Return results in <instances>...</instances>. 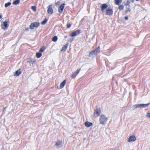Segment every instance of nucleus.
I'll list each match as a JSON object with an SVG mask.
<instances>
[{
    "instance_id": "1",
    "label": "nucleus",
    "mask_w": 150,
    "mask_h": 150,
    "mask_svg": "<svg viewBox=\"0 0 150 150\" xmlns=\"http://www.w3.org/2000/svg\"><path fill=\"white\" fill-rule=\"evenodd\" d=\"M108 120V118L103 114L100 116L99 121L100 124L102 125H105Z\"/></svg>"
},
{
    "instance_id": "2",
    "label": "nucleus",
    "mask_w": 150,
    "mask_h": 150,
    "mask_svg": "<svg viewBox=\"0 0 150 150\" xmlns=\"http://www.w3.org/2000/svg\"><path fill=\"white\" fill-rule=\"evenodd\" d=\"M100 46H98L95 50L91 52L89 54V57H91L92 55H95L98 52L99 53L100 52Z\"/></svg>"
},
{
    "instance_id": "3",
    "label": "nucleus",
    "mask_w": 150,
    "mask_h": 150,
    "mask_svg": "<svg viewBox=\"0 0 150 150\" xmlns=\"http://www.w3.org/2000/svg\"><path fill=\"white\" fill-rule=\"evenodd\" d=\"M40 25V23L38 22H34L31 23L30 26V28L31 29H33L34 27L38 28Z\"/></svg>"
},
{
    "instance_id": "4",
    "label": "nucleus",
    "mask_w": 150,
    "mask_h": 150,
    "mask_svg": "<svg viewBox=\"0 0 150 150\" xmlns=\"http://www.w3.org/2000/svg\"><path fill=\"white\" fill-rule=\"evenodd\" d=\"M101 113V110L100 108H97L95 110L94 115L95 117H98Z\"/></svg>"
},
{
    "instance_id": "5",
    "label": "nucleus",
    "mask_w": 150,
    "mask_h": 150,
    "mask_svg": "<svg viewBox=\"0 0 150 150\" xmlns=\"http://www.w3.org/2000/svg\"><path fill=\"white\" fill-rule=\"evenodd\" d=\"M80 33V30H78L75 31L73 32L71 34H70L69 36L72 37H75L77 35L79 34Z\"/></svg>"
},
{
    "instance_id": "6",
    "label": "nucleus",
    "mask_w": 150,
    "mask_h": 150,
    "mask_svg": "<svg viewBox=\"0 0 150 150\" xmlns=\"http://www.w3.org/2000/svg\"><path fill=\"white\" fill-rule=\"evenodd\" d=\"M64 6L65 4L63 3L61 5L58 7V10L59 13H62Z\"/></svg>"
},
{
    "instance_id": "7",
    "label": "nucleus",
    "mask_w": 150,
    "mask_h": 150,
    "mask_svg": "<svg viewBox=\"0 0 150 150\" xmlns=\"http://www.w3.org/2000/svg\"><path fill=\"white\" fill-rule=\"evenodd\" d=\"M52 5H50L48 6L47 12L49 14H51L53 13V10L52 8Z\"/></svg>"
},
{
    "instance_id": "8",
    "label": "nucleus",
    "mask_w": 150,
    "mask_h": 150,
    "mask_svg": "<svg viewBox=\"0 0 150 150\" xmlns=\"http://www.w3.org/2000/svg\"><path fill=\"white\" fill-rule=\"evenodd\" d=\"M113 13V11L112 9H107L106 10V14L107 15L110 16Z\"/></svg>"
},
{
    "instance_id": "9",
    "label": "nucleus",
    "mask_w": 150,
    "mask_h": 150,
    "mask_svg": "<svg viewBox=\"0 0 150 150\" xmlns=\"http://www.w3.org/2000/svg\"><path fill=\"white\" fill-rule=\"evenodd\" d=\"M136 139V138L134 136H130L128 140V142H134L135 141Z\"/></svg>"
},
{
    "instance_id": "10",
    "label": "nucleus",
    "mask_w": 150,
    "mask_h": 150,
    "mask_svg": "<svg viewBox=\"0 0 150 150\" xmlns=\"http://www.w3.org/2000/svg\"><path fill=\"white\" fill-rule=\"evenodd\" d=\"M81 70V69H78L77 70V71L74 72V74H72L71 77L72 78H75L76 76L79 74L80 71Z\"/></svg>"
},
{
    "instance_id": "11",
    "label": "nucleus",
    "mask_w": 150,
    "mask_h": 150,
    "mask_svg": "<svg viewBox=\"0 0 150 150\" xmlns=\"http://www.w3.org/2000/svg\"><path fill=\"white\" fill-rule=\"evenodd\" d=\"M108 7V5L106 4H101V11L103 12Z\"/></svg>"
},
{
    "instance_id": "12",
    "label": "nucleus",
    "mask_w": 150,
    "mask_h": 150,
    "mask_svg": "<svg viewBox=\"0 0 150 150\" xmlns=\"http://www.w3.org/2000/svg\"><path fill=\"white\" fill-rule=\"evenodd\" d=\"M21 71L20 69L16 71L15 72H14V76H18L21 74Z\"/></svg>"
},
{
    "instance_id": "13",
    "label": "nucleus",
    "mask_w": 150,
    "mask_h": 150,
    "mask_svg": "<svg viewBox=\"0 0 150 150\" xmlns=\"http://www.w3.org/2000/svg\"><path fill=\"white\" fill-rule=\"evenodd\" d=\"M84 124L85 126L87 127H89L93 125V124L91 122H85Z\"/></svg>"
},
{
    "instance_id": "14",
    "label": "nucleus",
    "mask_w": 150,
    "mask_h": 150,
    "mask_svg": "<svg viewBox=\"0 0 150 150\" xmlns=\"http://www.w3.org/2000/svg\"><path fill=\"white\" fill-rule=\"evenodd\" d=\"M141 107L140 104H136L133 105L132 106V108L133 110L135 109Z\"/></svg>"
},
{
    "instance_id": "15",
    "label": "nucleus",
    "mask_w": 150,
    "mask_h": 150,
    "mask_svg": "<svg viewBox=\"0 0 150 150\" xmlns=\"http://www.w3.org/2000/svg\"><path fill=\"white\" fill-rule=\"evenodd\" d=\"M66 82V81L65 80H64L61 83L60 86V88H62L64 87L65 84Z\"/></svg>"
},
{
    "instance_id": "16",
    "label": "nucleus",
    "mask_w": 150,
    "mask_h": 150,
    "mask_svg": "<svg viewBox=\"0 0 150 150\" xmlns=\"http://www.w3.org/2000/svg\"><path fill=\"white\" fill-rule=\"evenodd\" d=\"M68 45V43H67L65 45H64L61 49V51L63 50L64 51H66L67 47Z\"/></svg>"
},
{
    "instance_id": "17",
    "label": "nucleus",
    "mask_w": 150,
    "mask_h": 150,
    "mask_svg": "<svg viewBox=\"0 0 150 150\" xmlns=\"http://www.w3.org/2000/svg\"><path fill=\"white\" fill-rule=\"evenodd\" d=\"M3 25L4 28V27H2V29H5L8 26L7 22L6 21H5L3 22Z\"/></svg>"
},
{
    "instance_id": "18",
    "label": "nucleus",
    "mask_w": 150,
    "mask_h": 150,
    "mask_svg": "<svg viewBox=\"0 0 150 150\" xmlns=\"http://www.w3.org/2000/svg\"><path fill=\"white\" fill-rule=\"evenodd\" d=\"M115 3L116 5H119L122 2V0H115Z\"/></svg>"
},
{
    "instance_id": "19",
    "label": "nucleus",
    "mask_w": 150,
    "mask_h": 150,
    "mask_svg": "<svg viewBox=\"0 0 150 150\" xmlns=\"http://www.w3.org/2000/svg\"><path fill=\"white\" fill-rule=\"evenodd\" d=\"M141 107L142 108H144L148 106L150 104V103L146 104H141Z\"/></svg>"
},
{
    "instance_id": "20",
    "label": "nucleus",
    "mask_w": 150,
    "mask_h": 150,
    "mask_svg": "<svg viewBox=\"0 0 150 150\" xmlns=\"http://www.w3.org/2000/svg\"><path fill=\"white\" fill-rule=\"evenodd\" d=\"M62 143V141L60 140H58L57 142L56 143L55 145L58 146L60 145Z\"/></svg>"
},
{
    "instance_id": "21",
    "label": "nucleus",
    "mask_w": 150,
    "mask_h": 150,
    "mask_svg": "<svg viewBox=\"0 0 150 150\" xmlns=\"http://www.w3.org/2000/svg\"><path fill=\"white\" fill-rule=\"evenodd\" d=\"M20 2V1L19 0H16L13 2V5H17Z\"/></svg>"
},
{
    "instance_id": "22",
    "label": "nucleus",
    "mask_w": 150,
    "mask_h": 150,
    "mask_svg": "<svg viewBox=\"0 0 150 150\" xmlns=\"http://www.w3.org/2000/svg\"><path fill=\"white\" fill-rule=\"evenodd\" d=\"M57 40V36H54L52 38V41L53 42H56Z\"/></svg>"
},
{
    "instance_id": "23",
    "label": "nucleus",
    "mask_w": 150,
    "mask_h": 150,
    "mask_svg": "<svg viewBox=\"0 0 150 150\" xmlns=\"http://www.w3.org/2000/svg\"><path fill=\"white\" fill-rule=\"evenodd\" d=\"M42 55V54L40 52H37L36 54V56L38 58L40 57Z\"/></svg>"
},
{
    "instance_id": "24",
    "label": "nucleus",
    "mask_w": 150,
    "mask_h": 150,
    "mask_svg": "<svg viewBox=\"0 0 150 150\" xmlns=\"http://www.w3.org/2000/svg\"><path fill=\"white\" fill-rule=\"evenodd\" d=\"M130 6H129V7L128 8H126L127 9L126 11H125V12L126 13H127L128 12H130L131 11V9H130Z\"/></svg>"
},
{
    "instance_id": "25",
    "label": "nucleus",
    "mask_w": 150,
    "mask_h": 150,
    "mask_svg": "<svg viewBox=\"0 0 150 150\" xmlns=\"http://www.w3.org/2000/svg\"><path fill=\"white\" fill-rule=\"evenodd\" d=\"M11 4V3L10 2H8L7 3H6L4 5L5 7L6 8H7L9 6H10Z\"/></svg>"
},
{
    "instance_id": "26",
    "label": "nucleus",
    "mask_w": 150,
    "mask_h": 150,
    "mask_svg": "<svg viewBox=\"0 0 150 150\" xmlns=\"http://www.w3.org/2000/svg\"><path fill=\"white\" fill-rule=\"evenodd\" d=\"M47 21V19L46 18H45V19L41 22V24L42 25H45Z\"/></svg>"
},
{
    "instance_id": "27",
    "label": "nucleus",
    "mask_w": 150,
    "mask_h": 150,
    "mask_svg": "<svg viewBox=\"0 0 150 150\" xmlns=\"http://www.w3.org/2000/svg\"><path fill=\"white\" fill-rule=\"evenodd\" d=\"M130 1L129 0H128L127 1L126 3L125 4V5L126 6H128L130 4Z\"/></svg>"
},
{
    "instance_id": "28",
    "label": "nucleus",
    "mask_w": 150,
    "mask_h": 150,
    "mask_svg": "<svg viewBox=\"0 0 150 150\" xmlns=\"http://www.w3.org/2000/svg\"><path fill=\"white\" fill-rule=\"evenodd\" d=\"M124 8V6H123L122 5H120L119 7V9L120 10H123Z\"/></svg>"
},
{
    "instance_id": "29",
    "label": "nucleus",
    "mask_w": 150,
    "mask_h": 150,
    "mask_svg": "<svg viewBox=\"0 0 150 150\" xmlns=\"http://www.w3.org/2000/svg\"><path fill=\"white\" fill-rule=\"evenodd\" d=\"M45 49V47H42L39 50V52H43V51Z\"/></svg>"
},
{
    "instance_id": "30",
    "label": "nucleus",
    "mask_w": 150,
    "mask_h": 150,
    "mask_svg": "<svg viewBox=\"0 0 150 150\" xmlns=\"http://www.w3.org/2000/svg\"><path fill=\"white\" fill-rule=\"evenodd\" d=\"M32 9L34 11H36V7L35 6H33L31 7Z\"/></svg>"
},
{
    "instance_id": "31",
    "label": "nucleus",
    "mask_w": 150,
    "mask_h": 150,
    "mask_svg": "<svg viewBox=\"0 0 150 150\" xmlns=\"http://www.w3.org/2000/svg\"><path fill=\"white\" fill-rule=\"evenodd\" d=\"M146 116L147 117H150V112H148L147 114L146 115Z\"/></svg>"
},
{
    "instance_id": "32",
    "label": "nucleus",
    "mask_w": 150,
    "mask_h": 150,
    "mask_svg": "<svg viewBox=\"0 0 150 150\" xmlns=\"http://www.w3.org/2000/svg\"><path fill=\"white\" fill-rule=\"evenodd\" d=\"M71 25L70 24L68 23L67 24V28H69L70 27H71Z\"/></svg>"
},
{
    "instance_id": "33",
    "label": "nucleus",
    "mask_w": 150,
    "mask_h": 150,
    "mask_svg": "<svg viewBox=\"0 0 150 150\" xmlns=\"http://www.w3.org/2000/svg\"><path fill=\"white\" fill-rule=\"evenodd\" d=\"M128 17L127 16H126L125 17V19L126 20H127L128 19Z\"/></svg>"
},
{
    "instance_id": "34",
    "label": "nucleus",
    "mask_w": 150,
    "mask_h": 150,
    "mask_svg": "<svg viewBox=\"0 0 150 150\" xmlns=\"http://www.w3.org/2000/svg\"><path fill=\"white\" fill-rule=\"evenodd\" d=\"M6 107L4 108L3 112H5V109H6Z\"/></svg>"
},
{
    "instance_id": "35",
    "label": "nucleus",
    "mask_w": 150,
    "mask_h": 150,
    "mask_svg": "<svg viewBox=\"0 0 150 150\" xmlns=\"http://www.w3.org/2000/svg\"><path fill=\"white\" fill-rule=\"evenodd\" d=\"M29 29V28H26L25 29V30H26V31H28V30Z\"/></svg>"
},
{
    "instance_id": "36",
    "label": "nucleus",
    "mask_w": 150,
    "mask_h": 150,
    "mask_svg": "<svg viewBox=\"0 0 150 150\" xmlns=\"http://www.w3.org/2000/svg\"><path fill=\"white\" fill-rule=\"evenodd\" d=\"M130 2L131 1L132 3H134V0H130Z\"/></svg>"
},
{
    "instance_id": "37",
    "label": "nucleus",
    "mask_w": 150,
    "mask_h": 150,
    "mask_svg": "<svg viewBox=\"0 0 150 150\" xmlns=\"http://www.w3.org/2000/svg\"><path fill=\"white\" fill-rule=\"evenodd\" d=\"M2 18V15H0V19Z\"/></svg>"
},
{
    "instance_id": "38",
    "label": "nucleus",
    "mask_w": 150,
    "mask_h": 150,
    "mask_svg": "<svg viewBox=\"0 0 150 150\" xmlns=\"http://www.w3.org/2000/svg\"><path fill=\"white\" fill-rule=\"evenodd\" d=\"M67 37V36H66L64 37V38H66Z\"/></svg>"
}]
</instances>
